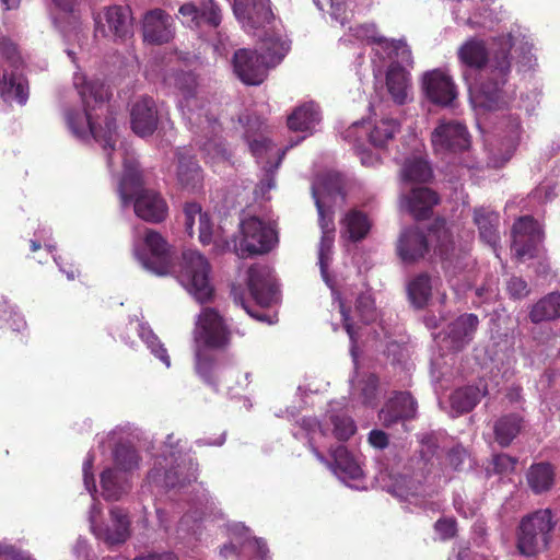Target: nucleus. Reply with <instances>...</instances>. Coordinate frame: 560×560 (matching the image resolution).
<instances>
[{"label":"nucleus","instance_id":"1","mask_svg":"<svg viewBox=\"0 0 560 560\" xmlns=\"http://www.w3.org/2000/svg\"><path fill=\"white\" fill-rule=\"evenodd\" d=\"M457 56L470 69H485L486 77L476 86L477 105L488 110L502 108L506 103L503 86L511 72L510 49L501 47L490 57L485 40L470 38L459 47Z\"/></svg>","mask_w":560,"mask_h":560},{"label":"nucleus","instance_id":"2","mask_svg":"<svg viewBox=\"0 0 560 560\" xmlns=\"http://www.w3.org/2000/svg\"><path fill=\"white\" fill-rule=\"evenodd\" d=\"M118 194L122 206L132 202L135 214L145 222L159 224L168 215V206L164 197L154 189L143 187L142 173L135 161L125 162Z\"/></svg>","mask_w":560,"mask_h":560},{"label":"nucleus","instance_id":"3","mask_svg":"<svg viewBox=\"0 0 560 560\" xmlns=\"http://www.w3.org/2000/svg\"><path fill=\"white\" fill-rule=\"evenodd\" d=\"M73 85L81 97L84 113L69 109L66 113V120L71 132L78 138H85L91 135L98 140L97 109H106L107 88L100 80L88 81L81 73L73 77Z\"/></svg>","mask_w":560,"mask_h":560},{"label":"nucleus","instance_id":"4","mask_svg":"<svg viewBox=\"0 0 560 560\" xmlns=\"http://www.w3.org/2000/svg\"><path fill=\"white\" fill-rule=\"evenodd\" d=\"M241 237L231 240H214L219 252H232L238 258L245 259L271 250L276 241V232L258 217H248L240 223Z\"/></svg>","mask_w":560,"mask_h":560},{"label":"nucleus","instance_id":"5","mask_svg":"<svg viewBox=\"0 0 560 560\" xmlns=\"http://www.w3.org/2000/svg\"><path fill=\"white\" fill-rule=\"evenodd\" d=\"M550 509H542L524 516L518 525L517 548L530 557L547 549L556 523Z\"/></svg>","mask_w":560,"mask_h":560},{"label":"nucleus","instance_id":"6","mask_svg":"<svg viewBox=\"0 0 560 560\" xmlns=\"http://www.w3.org/2000/svg\"><path fill=\"white\" fill-rule=\"evenodd\" d=\"M210 271L208 259L199 252L189 249L182 254L176 277L198 302L205 303L213 295Z\"/></svg>","mask_w":560,"mask_h":560},{"label":"nucleus","instance_id":"7","mask_svg":"<svg viewBox=\"0 0 560 560\" xmlns=\"http://www.w3.org/2000/svg\"><path fill=\"white\" fill-rule=\"evenodd\" d=\"M133 253L147 270L165 276L173 270V257L167 241L156 231L145 229L143 238L135 244Z\"/></svg>","mask_w":560,"mask_h":560},{"label":"nucleus","instance_id":"8","mask_svg":"<svg viewBox=\"0 0 560 560\" xmlns=\"http://www.w3.org/2000/svg\"><path fill=\"white\" fill-rule=\"evenodd\" d=\"M0 55L13 67V70L10 72L4 70L0 78V96L4 102L15 101L20 105H24L30 94L28 81L19 71L22 61L18 47L9 39L0 37Z\"/></svg>","mask_w":560,"mask_h":560},{"label":"nucleus","instance_id":"9","mask_svg":"<svg viewBox=\"0 0 560 560\" xmlns=\"http://www.w3.org/2000/svg\"><path fill=\"white\" fill-rule=\"evenodd\" d=\"M95 36L122 43L133 35V16L130 7L113 4L104 7L94 16Z\"/></svg>","mask_w":560,"mask_h":560},{"label":"nucleus","instance_id":"10","mask_svg":"<svg viewBox=\"0 0 560 560\" xmlns=\"http://www.w3.org/2000/svg\"><path fill=\"white\" fill-rule=\"evenodd\" d=\"M197 342L205 349H225L230 345L231 331L223 317L212 307H205L199 315Z\"/></svg>","mask_w":560,"mask_h":560},{"label":"nucleus","instance_id":"11","mask_svg":"<svg viewBox=\"0 0 560 560\" xmlns=\"http://www.w3.org/2000/svg\"><path fill=\"white\" fill-rule=\"evenodd\" d=\"M512 238V250L518 260L534 258L542 241V231L532 215H524L513 223Z\"/></svg>","mask_w":560,"mask_h":560},{"label":"nucleus","instance_id":"12","mask_svg":"<svg viewBox=\"0 0 560 560\" xmlns=\"http://www.w3.org/2000/svg\"><path fill=\"white\" fill-rule=\"evenodd\" d=\"M431 142L438 153H457L470 147V136L462 122L441 121L431 135Z\"/></svg>","mask_w":560,"mask_h":560},{"label":"nucleus","instance_id":"13","mask_svg":"<svg viewBox=\"0 0 560 560\" xmlns=\"http://www.w3.org/2000/svg\"><path fill=\"white\" fill-rule=\"evenodd\" d=\"M141 32L143 42L148 44H168L175 37L174 19L163 9H151L142 16Z\"/></svg>","mask_w":560,"mask_h":560},{"label":"nucleus","instance_id":"14","mask_svg":"<svg viewBox=\"0 0 560 560\" xmlns=\"http://www.w3.org/2000/svg\"><path fill=\"white\" fill-rule=\"evenodd\" d=\"M233 68L237 78L246 85L261 84L268 74V66L257 50L237 49L233 56Z\"/></svg>","mask_w":560,"mask_h":560},{"label":"nucleus","instance_id":"15","mask_svg":"<svg viewBox=\"0 0 560 560\" xmlns=\"http://www.w3.org/2000/svg\"><path fill=\"white\" fill-rule=\"evenodd\" d=\"M233 10L247 31L265 28L275 20L270 0H234Z\"/></svg>","mask_w":560,"mask_h":560},{"label":"nucleus","instance_id":"16","mask_svg":"<svg viewBox=\"0 0 560 560\" xmlns=\"http://www.w3.org/2000/svg\"><path fill=\"white\" fill-rule=\"evenodd\" d=\"M430 245L425 233L419 226L401 230L396 241V254L405 264H415L425 257Z\"/></svg>","mask_w":560,"mask_h":560},{"label":"nucleus","instance_id":"17","mask_svg":"<svg viewBox=\"0 0 560 560\" xmlns=\"http://www.w3.org/2000/svg\"><path fill=\"white\" fill-rule=\"evenodd\" d=\"M247 287L253 299L261 306H270L277 294L276 280L268 266L255 264L247 270Z\"/></svg>","mask_w":560,"mask_h":560},{"label":"nucleus","instance_id":"18","mask_svg":"<svg viewBox=\"0 0 560 560\" xmlns=\"http://www.w3.org/2000/svg\"><path fill=\"white\" fill-rule=\"evenodd\" d=\"M422 85L427 98L436 105H451L457 96L453 79L440 69L427 72L423 75Z\"/></svg>","mask_w":560,"mask_h":560},{"label":"nucleus","instance_id":"19","mask_svg":"<svg viewBox=\"0 0 560 560\" xmlns=\"http://www.w3.org/2000/svg\"><path fill=\"white\" fill-rule=\"evenodd\" d=\"M417 401L408 392L396 393L381 409L378 417L383 425L390 428L417 416Z\"/></svg>","mask_w":560,"mask_h":560},{"label":"nucleus","instance_id":"20","mask_svg":"<svg viewBox=\"0 0 560 560\" xmlns=\"http://www.w3.org/2000/svg\"><path fill=\"white\" fill-rule=\"evenodd\" d=\"M176 180L182 190L196 194L203 188V171L194 155L182 150L176 153Z\"/></svg>","mask_w":560,"mask_h":560},{"label":"nucleus","instance_id":"21","mask_svg":"<svg viewBox=\"0 0 560 560\" xmlns=\"http://www.w3.org/2000/svg\"><path fill=\"white\" fill-rule=\"evenodd\" d=\"M130 124L133 132L140 137L151 136L156 130L159 116L152 97H141L132 105Z\"/></svg>","mask_w":560,"mask_h":560},{"label":"nucleus","instance_id":"22","mask_svg":"<svg viewBox=\"0 0 560 560\" xmlns=\"http://www.w3.org/2000/svg\"><path fill=\"white\" fill-rule=\"evenodd\" d=\"M479 326V318L476 314L465 313L450 323L447 336L455 350L464 349L475 336Z\"/></svg>","mask_w":560,"mask_h":560},{"label":"nucleus","instance_id":"23","mask_svg":"<svg viewBox=\"0 0 560 560\" xmlns=\"http://www.w3.org/2000/svg\"><path fill=\"white\" fill-rule=\"evenodd\" d=\"M440 201L439 195L431 188L417 187L407 196V208L417 221L431 217L434 206Z\"/></svg>","mask_w":560,"mask_h":560},{"label":"nucleus","instance_id":"24","mask_svg":"<svg viewBox=\"0 0 560 560\" xmlns=\"http://www.w3.org/2000/svg\"><path fill=\"white\" fill-rule=\"evenodd\" d=\"M474 223L478 228L479 237L492 248H497L500 242V214L486 207L474 209Z\"/></svg>","mask_w":560,"mask_h":560},{"label":"nucleus","instance_id":"25","mask_svg":"<svg viewBox=\"0 0 560 560\" xmlns=\"http://www.w3.org/2000/svg\"><path fill=\"white\" fill-rule=\"evenodd\" d=\"M386 88L392 100L404 105L408 101L411 89L410 74L399 62H393L386 72Z\"/></svg>","mask_w":560,"mask_h":560},{"label":"nucleus","instance_id":"26","mask_svg":"<svg viewBox=\"0 0 560 560\" xmlns=\"http://www.w3.org/2000/svg\"><path fill=\"white\" fill-rule=\"evenodd\" d=\"M329 453L332 459L330 469L339 478L357 480L362 477L360 465L345 445L330 447Z\"/></svg>","mask_w":560,"mask_h":560},{"label":"nucleus","instance_id":"27","mask_svg":"<svg viewBox=\"0 0 560 560\" xmlns=\"http://www.w3.org/2000/svg\"><path fill=\"white\" fill-rule=\"evenodd\" d=\"M112 526L107 527L102 534L103 540L109 545H121L130 536V520L128 513L119 508L114 506L109 511Z\"/></svg>","mask_w":560,"mask_h":560},{"label":"nucleus","instance_id":"28","mask_svg":"<svg viewBox=\"0 0 560 560\" xmlns=\"http://www.w3.org/2000/svg\"><path fill=\"white\" fill-rule=\"evenodd\" d=\"M525 427L522 415L512 412L501 416L493 425L495 442L501 447H508Z\"/></svg>","mask_w":560,"mask_h":560},{"label":"nucleus","instance_id":"29","mask_svg":"<svg viewBox=\"0 0 560 560\" xmlns=\"http://www.w3.org/2000/svg\"><path fill=\"white\" fill-rule=\"evenodd\" d=\"M555 477V467L547 462L532 464L526 472L527 485L535 494L549 491L553 487Z\"/></svg>","mask_w":560,"mask_h":560},{"label":"nucleus","instance_id":"30","mask_svg":"<svg viewBox=\"0 0 560 560\" xmlns=\"http://www.w3.org/2000/svg\"><path fill=\"white\" fill-rule=\"evenodd\" d=\"M314 188L317 189V196L320 200L324 197H328L331 201H336L338 198L341 201L346 199L345 192V179L339 173H325L318 175L316 180L312 185V196L314 197Z\"/></svg>","mask_w":560,"mask_h":560},{"label":"nucleus","instance_id":"31","mask_svg":"<svg viewBox=\"0 0 560 560\" xmlns=\"http://www.w3.org/2000/svg\"><path fill=\"white\" fill-rule=\"evenodd\" d=\"M349 241L357 243L364 240L371 231L372 223L369 215L358 209L348 211L341 221Z\"/></svg>","mask_w":560,"mask_h":560},{"label":"nucleus","instance_id":"32","mask_svg":"<svg viewBox=\"0 0 560 560\" xmlns=\"http://www.w3.org/2000/svg\"><path fill=\"white\" fill-rule=\"evenodd\" d=\"M108 98L105 101L106 109H97L94 113L98 114L97 118V128L100 131V137L97 142L103 143L104 150L107 152V163L112 164L110 153L114 150L115 145V131H116V119L113 115V112L107 104Z\"/></svg>","mask_w":560,"mask_h":560},{"label":"nucleus","instance_id":"33","mask_svg":"<svg viewBox=\"0 0 560 560\" xmlns=\"http://www.w3.org/2000/svg\"><path fill=\"white\" fill-rule=\"evenodd\" d=\"M529 319L534 324L560 317V292H551L538 300L530 308Z\"/></svg>","mask_w":560,"mask_h":560},{"label":"nucleus","instance_id":"34","mask_svg":"<svg viewBox=\"0 0 560 560\" xmlns=\"http://www.w3.org/2000/svg\"><path fill=\"white\" fill-rule=\"evenodd\" d=\"M320 120L318 106L313 102L296 107L288 117L287 124L293 131H307Z\"/></svg>","mask_w":560,"mask_h":560},{"label":"nucleus","instance_id":"35","mask_svg":"<svg viewBox=\"0 0 560 560\" xmlns=\"http://www.w3.org/2000/svg\"><path fill=\"white\" fill-rule=\"evenodd\" d=\"M407 294L411 305L421 310L427 306L432 295L431 278L422 272L411 279L407 285Z\"/></svg>","mask_w":560,"mask_h":560},{"label":"nucleus","instance_id":"36","mask_svg":"<svg viewBox=\"0 0 560 560\" xmlns=\"http://www.w3.org/2000/svg\"><path fill=\"white\" fill-rule=\"evenodd\" d=\"M430 231L436 235L435 253L444 262H452L456 257V248L452 233L446 229L445 220H435Z\"/></svg>","mask_w":560,"mask_h":560},{"label":"nucleus","instance_id":"37","mask_svg":"<svg viewBox=\"0 0 560 560\" xmlns=\"http://www.w3.org/2000/svg\"><path fill=\"white\" fill-rule=\"evenodd\" d=\"M401 176L408 183H428L433 177V171L422 156H411L405 160Z\"/></svg>","mask_w":560,"mask_h":560},{"label":"nucleus","instance_id":"38","mask_svg":"<svg viewBox=\"0 0 560 560\" xmlns=\"http://www.w3.org/2000/svg\"><path fill=\"white\" fill-rule=\"evenodd\" d=\"M486 394L478 386L468 385L454 390L451 395L452 409L458 413L471 411Z\"/></svg>","mask_w":560,"mask_h":560},{"label":"nucleus","instance_id":"39","mask_svg":"<svg viewBox=\"0 0 560 560\" xmlns=\"http://www.w3.org/2000/svg\"><path fill=\"white\" fill-rule=\"evenodd\" d=\"M289 50V46L279 35L265 34L261 39L260 56L265 60L268 68H273L284 58Z\"/></svg>","mask_w":560,"mask_h":560},{"label":"nucleus","instance_id":"40","mask_svg":"<svg viewBox=\"0 0 560 560\" xmlns=\"http://www.w3.org/2000/svg\"><path fill=\"white\" fill-rule=\"evenodd\" d=\"M195 369L206 384L210 386L218 385L220 365L217 359L210 354L207 349L199 348L197 350Z\"/></svg>","mask_w":560,"mask_h":560},{"label":"nucleus","instance_id":"41","mask_svg":"<svg viewBox=\"0 0 560 560\" xmlns=\"http://www.w3.org/2000/svg\"><path fill=\"white\" fill-rule=\"evenodd\" d=\"M102 495L106 501H118L126 494L130 485L119 479L115 469L107 468L101 474Z\"/></svg>","mask_w":560,"mask_h":560},{"label":"nucleus","instance_id":"42","mask_svg":"<svg viewBox=\"0 0 560 560\" xmlns=\"http://www.w3.org/2000/svg\"><path fill=\"white\" fill-rule=\"evenodd\" d=\"M400 131V124L394 118H384L377 121L369 132V141L375 147L383 149Z\"/></svg>","mask_w":560,"mask_h":560},{"label":"nucleus","instance_id":"43","mask_svg":"<svg viewBox=\"0 0 560 560\" xmlns=\"http://www.w3.org/2000/svg\"><path fill=\"white\" fill-rule=\"evenodd\" d=\"M116 466L124 471H130L139 466V455L135 447L127 444H117L114 450Z\"/></svg>","mask_w":560,"mask_h":560},{"label":"nucleus","instance_id":"44","mask_svg":"<svg viewBox=\"0 0 560 560\" xmlns=\"http://www.w3.org/2000/svg\"><path fill=\"white\" fill-rule=\"evenodd\" d=\"M202 151L211 163H224L230 162L231 152L226 147V143L221 138H211L203 142L201 147Z\"/></svg>","mask_w":560,"mask_h":560},{"label":"nucleus","instance_id":"45","mask_svg":"<svg viewBox=\"0 0 560 560\" xmlns=\"http://www.w3.org/2000/svg\"><path fill=\"white\" fill-rule=\"evenodd\" d=\"M201 24L217 28L222 21L221 8L215 0H201L198 5Z\"/></svg>","mask_w":560,"mask_h":560},{"label":"nucleus","instance_id":"46","mask_svg":"<svg viewBox=\"0 0 560 560\" xmlns=\"http://www.w3.org/2000/svg\"><path fill=\"white\" fill-rule=\"evenodd\" d=\"M330 422L334 425V435L339 441H348L357 431L351 417L346 415H331Z\"/></svg>","mask_w":560,"mask_h":560},{"label":"nucleus","instance_id":"47","mask_svg":"<svg viewBox=\"0 0 560 560\" xmlns=\"http://www.w3.org/2000/svg\"><path fill=\"white\" fill-rule=\"evenodd\" d=\"M517 463V457L510 456L505 453L494 454L490 462L491 467L489 466L487 468V472L494 475H509L515 470Z\"/></svg>","mask_w":560,"mask_h":560},{"label":"nucleus","instance_id":"48","mask_svg":"<svg viewBox=\"0 0 560 560\" xmlns=\"http://www.w3.org/2000/svg\"><path fill=\"white\" fill-rule=\"evenodd\" d=\"M355 312L364 324H369L375 319V302L369 292H363L358 295L355 300Z\"/></svg>","mask_w":560,"mask_h":560},{"label":"nucleus","instance_id":"49","mask_svg":"<svg viewBox=\"0 0 560 560\" xmlns=\"http://www.w3.org/2000/svg\"><path fill=\"white\" fill-rule=\"evenodd\" d=\"M314 201L318 212V224L322 233H336L332 212H327L323 200L317 196V189L314 188Z\"/></svg>","mask_w":560,"mask_h":560},{"label":"nucleus","instance_id":"50","mask_svg":"<svg viewBox=\"0 0 560 560\" xmlns=\"http://www.w3.org/2000/svg\"><path fill=\"white\" fill-rule=\"evenodd\" d=\"M373 43H376L385 48H390L396 57H400L401 61L406 63H411V51L409 47L401 40H392L388 42L386 38L380 36V37H373Z\"/></svg>","mask_w":560,"mask_h":560},{"label":"nucleus","instance_id":"51","mask_svg":"<svg viewBox=\"0 0 560 560\" xmlns=\"http://www.w3.org/2000/svg\"><path fill=\"white\" fill-rule=\"evenodd\" d=\"M183 214H184L185 231L189 236H192L195 233L194 225H195L196 219H198V222H199L200 215H203L205 212H202L201 206L199 203L187 202L184 206Z\"/></svg>","mask_w":560,"mask_h":560},{"label":"nucleus","instance_id":"52","mask_svg":"<svg viewBox=\"0 0 560 560\" xmlns=\"http://www.w3.org/2000/svg\"><path fill=\"white\" fill-rule=\"evenodd\" d=\"M334 242L335 233H322L318 249V260L323 272L326 270L328 262L330 260Z\"/></svg>","mask_w":560,"mask_h":560},{"label":"nucleus","instance_id":"53","mask_svg":"<svg viewBox=\"0 0 560 560\" xmlns=\"http://www.w3.org/2000/svg\"><path fill=\"white\" fill-rule=\"evenodd\" d=\"M178 13L182 15L183 24H186L191 28H198L202 25L197 4L186 2L179 7Z\"/></svg>","mask_w":560,"mask_h":560},{"label":"nucleus","instance_id":"54","mask_svg":"<svg viewBox=\"0 0 560 560\" xmlns=\"http://www.w3.org/2000/svg\"><path fill=\"white\" fill-rule=\"evenodd\" d=\"M506 291L514 300L524 299L530 292L527 282L523 278L516 276L511 277L506 282Z\"/></svg>","mask_w":560,"mask_h":560},{"label":"nucleus","instance_id":"55","mask_svg":"<svg viewBox=\"0 0 560 560\" xmlns=\"http://www.w3.org/2000/svg\"><path fill=\"white\" fill-rule=\"evenodd\" d=\"M377 388L378 377L375 374H370L364 381V385L361 389V395L365 405H373L375 402Z\"/></svg>","mask_w":560,"mask_h":560},{"label":"nucleus","instance_id":"56","mask_svg":"<svg viewBox=\"0 0 560 560\" xmlns=\"http://www.w3.org/2000/svg\"><path fill=\"white\" fill-rule=\"evenodd\" d=\"M434 529L441 539H451L455 537L457 532L456 521L454 518H439L434 524Z\"/></svg>","mask_w":560,"mask_h":560},{"label":"nucleus","instance_id":"57","mask_svg":"<svg viewBox=\"0 0 560 560\" xmlns=\"http://www.w3.org/2000/svg\"><path fill=\"white\" fill-rule=\"evenodd\" d=\"M198 223L199 241L203 245H209L213 241V224L209 214L205 212L203 215H200V221Z\"/></svg>","mask_w":560,"mask_h":560},{"label":"nucleus","instance_id":"58","mask_svg":"<svg viewBox=\"0 0 560 560\" xmlns=\"http://www.w3.org/2000/svg\"><path fill=\"white\" fill-rule=\"evenodd\" d=\"M245 139L248 143L249 150L254 156H261L269 148L270 141L264 137L250 139L248 132L245 133Z\"/></svg>","mask_w":560,"mask_h":560},{"label":"nucleus","instance_id":"59","mask_svg":"<svg viewBox=\"0 0 560 560\" xmlns=\"http://www.w3.org/2000/svg\"><path fill=\"white\" fill-rule=\"evenodd\" d=\"M466 457H467V452H466L465 448H463L460 446L453 447L447 453L448 464L455 470H460L462 469V465H463L464 460L466 459Z\"/></svg>","mask_w":560,"mask_h":560},{"label":"nucleus","instance_id":"60","mask_svg":"<svg viewBox=\"0 0 560 560\" xmlns=\"http://www.w3.org/2000/svg\"><path fill=\"white\" fill-rule=\"evenodd\" d=\"M339 308H340V314H341V317H342L343 328L347 331V334H348L349 338L351 339V341L355 342V330H354V327H353L352 319L350 317V308L347 307L341 300L339 301Z\"/></svg>","mask_w":560,"mask_h":560},{"label":"nucleus","instance_id":"61","mask_svg":"<svg viewBox=\"0 0 560 560\" xmlns=\"http://www.w3.org/2000/svg\"><path fill=\"white\" fill-rule=\"evenodd\" d=\"M369 442L378 450H384L388 445V435L382 430H372L369 433Z\"/></svg>","mask_w":560,"mask_h":560},{"label":"nucleus","instance_id":"62","mask_svg":"<svg viewBox=\"0 0 560 560\" xmlns=\"http://www.w3.org/2000/svg\"><path fill=\"white\" fill-rule=\"evenodd\" d=\"M197 526V522L192 520L189 514H185L178 522L177 533L180 538H185L190 533V529Z\"/></svg>","mask_w":560,"mask_h":560},{"label":"nucleus","instance_id":"63","mask_svg":"<svg viewBox=\"0 0 560 560\" xmlns=\"http://www.w3.org/2000/svg\"><path fill=\"white\" fill-rule=\"evenodd\" d=\"M55 8L66 14H72L81 0H50Z\"/></svg>","mask_w":560,"mask_h":560},{"label":"nucleus","instance_id":"64","mask_svg":"<svg viewBox=\"0 0 560 560\" xmlns=\"http://www.w3.org/2000/svg\"><path fill=\"white\" fill-rule=\"evenodd\" d=\"M135 560H178L174 552L165 551L162 553H149L148 556L137 557Z\"/></svg>","mask_w":560,"mask_h":560}]
</instances>
